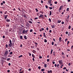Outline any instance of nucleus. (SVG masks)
Wrapping results in <instances>:
<instances>
[{
	"instance_id": "1",
	"label": "nucleus",
	"mask_w": 73,
	"mask_h": 73,
	"mask_svg": "<svg viewBox=\"0 0 73 73\" xmlns=\"http://www.w3.org/2000/svg\"><path fill=\"white\" fill-rule=\"evenodd\" d=\"M28 31H29V30H28L25 31V29H22L20 30V32H22V33L23 34H25V35L28 34Z\"/></svg>"
},
{
	"instance_id": "2",
	"label": "nucleus",
	"mask_w": 73,
	"mask_h": 73,
	"mask_svg": "<svg viewBox=\"0 0 73 73\" xmlns=\"http://www.w3.org/2000/svg\"><path fill=\"white\" fill-rule=\"evenodd\" d=\"M9 42L10 43H9L8 44V46L9 47V48H11L12 47V41H11V40L10 39H9Z\"/></svg>"
},
{
	"instance_id": "3",
	"label": "nucleus",
	"mask_w": 73,
	"mask_h": 73,
	"mask_svg": "<svg viewBox=\"0 0 73 73\" xmlns=\"http://www.w3.org/2000/svg\"><path fill=\"white\" fill-rule=\"evenodd\" d=\"M41 17L42 19H45L44 17H43V15L42 14H40V15L38 17V18H41Z\"/></svg>"
},
{
	"instance_id": "4",
	"label": "nucleus",
	"mask_w": 73,
	"mask_h": 73,
	"mask_svg": "<svg viewBox=\"0 0 73 73\" xmlns=\"http://www.w3.org/2000/svg\"><path fill=\"white\" fill-rule=\"evenodd\" d=\"M32 57L33 58L32 59L33 61H35V58H35L36 57H35V55H34V54H32Z\"/></svg>"
},
{
	"instance_id": "5",
	"label": "nucleus",
	"mask_w": 73,
	"mask_h": 73,
	"mask_svg": "<svg viewBox=\"0 0 73 73\" xmlns=\"http://www.w3.org/2000/svg\"><path fill=\"white\" fill-rule=\"evenodd\" d=\"M58 62H59V64H63V62L62 60H59Z\"/></svg>"
},
{
	"instance_id": "6",
	"label": "nucleus",
	"mask_w": 73,
	"mask_h": 73,
	"mask_svg": "<svg viewBox=\"0 0 73 73\" xmlns=\"http://www.w3.org/2000/svg\"><path fill=\"white\" fill-rule=\"evenodd\" d=\"M64 7V6L63 5H62L61 6H60V7L59 9V10L60 11V10H61V9H62V8H63Z\"/></svg>"
},
{
	"instance_id": "7",
	"label": "nucleus",
	"mask_w": 73,
	"mask_h": 73,
	"mask_svg": "<svg viewBox=\"0 0 73 73\" xmlns=\"http://www.w3.org/2000/svg\"><path fill=\"white\" fill-rule=\"evenodd\" d=\"M8 54V51L7 50L6 51L5 53V56H7V55Z\"/></svg>"
},
{
	"instance_id": "8",
	"label": "nucleus",
	"mask_w": 73,
	"mask_h": 73,
	"mask_svg": "<svg viewBox=\"0 0 73 73\" xmlns=\"http://www.w3.org/2000/svg\"><path fill=\"white\" fill-rule=\"evenodd\" d=\"M61 20L59 19L58 20V21H57L58 23H61Z\"/></svg>"
},
{
	"instance_id": "9",
	"label": "nucleus",
	"mask_w": 73,
	"mask_h": 73,
	"mask_svg": "<svg viewBox=\"0 0 73 73\" xmlns=\"http://www.w3.org/2000/svg\"><path fill=\"white\" fill-rule=\"evenodd\" d=\"M8 15H5L4 16H5V19L6 20V19L7 18V17H8Z\"/></svg>"
},
{
	"instance_id": "10",
	"label": "nucleus",
	"mask_w": 73,
	"mask_h": 73,
	"mask_svg": "<svg viewBox=\"0 0 73 73\" xmlns=\"http://www.w3.org/2000/svg\"><path fill=\"white\" fill-rule=\"evenodd\" d=\"M6 21H7V22H9V21H10V19H8V18H7L6 20Z\"/></svg>"
},
{
	"instance_id": "11",
	"label": "nucleus",
	"mask_w": 73,
	"mask_h": 73,
	"mask_svg": "<svg viewBox=\"0 0 73 73\" xmlns=\"http://www.w3.org/2000/svg\"><path fill=\"white\" fill-rule=\"evenodd\" d=\"M51 0H49L48 1V3L49 4H51L52 3V1Z\"/></svg>"
},
{
	"instance_id": "12",
	"label": "nucleus",
	"mask_w": 73,
	"mask_h": 73,
	"mask_svg": "<svg viewBox=\"0 0 73 73\" xmlns=\"http://www.w3.org/2000/svg\"><path fill=\"white\" fill-rule=\"evenodd\" d=\"M43 36L45 37V38H46V36L45 35V33H43Z\"/></svg>"
},
{
	"instance_id": "13",
	"label": "nucleus",
	"mask_w": 73,
	"mask_h": 73,
	"mask_svg": "<svg viewBox=\"0 0 73 73\" xmlns=\"http://www.w3.org/2000/svg\"><path fill=\"white\" fill-rule=\"evenodd\" d=\"M48 73H52V70H50V71L48 70V72H47Z\"/></svg>"
},
{
	"instance_id": "14",
	"label": "nucleus",
	"mask_w": 73,
	"mask_h": 73,
	"mask_svg": "<svg viewBox=\"0 0 73 73\" xmlns=\"http://www.w3.org/2000/svg\"><path fill=\"white\" fill-rule=\"evenodd\" d=\"M44 67L45 68L47 67V64H46L45 63L44 64Z\"/></svg>"
},
{
	"instance_id": "15",
	"label": "nucleus",
	"mask_w": 73,
	"mask_h": 73,
	"mask_svg": "<svg viewBox=\"0 0 73 73\" xmlns=\"http://www.w3.org/2000/svg\"><path fill=\"white\" fill-rule=\"evenodd\" d=\"M61 38H62L61 37H59V41H60V42H61L62 41V40H61Z\"/></svg>"
},
{
	"instance_id": "16",
	"label": "nucleus",
	"mask_w": 73,
	"mask_h": 73,
	"mask_svg": "<svg viewBox=\"0 0 73 73\" xmlns=\"http://www.w3.org/2000/svg\"><path fill=\"white\" fill-rule=\"evenodd\" d=\"M32 52L33 53H36V51L35 50H33Z\"/></svg>"
},
{
	"instance_id": "17",
	"label": "nucleus",
	"mask_w": 73,
	"mask_h": 73,
	"mask_svg": "<svg viewBox=\"0 0 73 73\" xmlns=\"http://www.w3.org/2000/svg\"><path fill=\"white\" fill-rule=\"evenodd\" d=\"M24 38H25V40H27V36H26V35L24 36Z\"/></svg>"
},
{
	"instance_id": "18",
	"label": "nucleus",
	"mask_w": 73,
	"mask_h": 73,
	"mask_svg": "<svg viewBox=\"0 0 73 73\" xmlns=\"http://www.w3.org/2000/svg\"><path fill=\"white\" fill-rule=\"evenodd\" d=\"M55 26H56L54 25L53 26H51L52 28L53 29L55 27Z\"/></svg>"
},
{
	"instance_id": "19",
	"label": "nucleus",
	"mask_w": 73,
	"mask_h": 73,
	"mask_svg": "<svg viewBox=\"0 0 73 73\" xmlns=\"http://www.w3.org/2000/svg\"><path fill=\"white\" fill-rule=\"evenodd\" d=\"M23 16H24V17H25V19H27V17L26 16V15H23Z\"/></svg>"
},
{
	"instance_id": "20",
	"label": "nucleus",
	"mask_w": 73,
	"mask_h": 73,
	"mask_svg": "<svg viewBox=\"0 0 73 73\" xmlns=\"http://www.w3.org/2000/svg\"><path fill=\"white\" fill-rule=\"evenodd\" d=\"M70 17V15H69L67 17V20H68V19H69V18Z\"/></svg>"
},
{
	"instance_id": "21",
	"label": "nucleus",
	"mask_w": 73,
	"mask_h": 73,
	"mask_svg": "<svg viewBox=\"0 0 73 73\" xmlns=\"http://www.w3.org/2000/svg\"><path fill=\"white\" fill-rule=\"evenodd\" d=\"M8 47H9V46H8V44H6V46H5L6 48H8Z\"/></svg>"
},
{
	"instance_id": "22",
	"label": "nucleus",
	"mask_w": 73,
	"mask_h": 73,
	"mask_svg": "<svg viewBox=\"0 0 73 73\" xmlns=\"http://www.w3.org/2000/svg\"><path fill=\"white\" fill-rule=\"evenodd\" d=\"M12 54H13V52H12L9 53V54H10V55H12Z\"/></svg>"
},
{
	"instance_id": "23",
	"label": "nucleus",
	"mask_w": 73,
	"mask_h": 73,
	"mask_svg": "<svg viewBox=\"0 0 73 73\" xmlns=\"http://www.w3.org/2000/svg\"><path fill=\"white\" fill-rule=\"evenodd\" d=\"M68 29H70L71 28V26H70V25H69L68 27Z\"/></svg>"
},
{
	"instance_id": "24",
	"label": "nucleus",
	"mask_w": 73,
	"mask_h": 73,
	"mask_svg": "<svg viewBox=\"0 0 73 73\" xmlns=\"http://www.w3.org/2000/svg\"><path fill=\"white\" fill-rule=\"evenodd\" d=\"M66 11H67L68 12H69V8H68L67 9H66Z\"/></svg>"
},
{
	"instance_id": "25",
	"label": "nucleus",
	"mask_w": 73,
	"mask_h": 73,
	"mask_svg": "<svg viewBox=\"0 0 73 73\" xmlns=\"http://www.w3.org/2000/svg\"><path fill=\"white\" fill-rule=\"evenodd\" d=\"M10 60H11V58H8L7 59V61H9Z\"/></svg>"
},
{
	"instance_id": "26",
	"label": "nucleus",
	"mask_w": 73,
	"mask_h": 73,
	"mask_svg": "<svg viewBox=\"0 0 73 73\" xmlns=\"http://www.w3.org/2000/svg\"><path fill=\"white\" fill-rule=\"evenodd\" d=\"M70 41H67V46H68V44H70Z\"/></svg>"
},
{
	"instance_id": "27",
	"label": "nucleus",
	"mask_w": 73,
	"mask_h": 73,
	"mask_svg": "<svg viewBox=\"0 0 73 73\" xmlns=\"http://www.w3.org/2000/svg\"><path fill=\"white\" fill-rule=\"evenodd\" d=\"M52 52H53V49H52L50 53V54H52Z\"/></svg>"
},
{
	"instance_id": "28",
	"label": "nucleus",
	"mask_w": 73,
	"mask_h": 73,
	"mask_svg": "<svg viewBox=\"0 0 73 73\" xmlns=\"http://www.w3.org/2000/svg\"><path fill=\"white\" fill-rule=\"evenodd\" d=\"M44 42H47V40L46 39H44Z\"/></svg>"
},
{
	"instance_id": "29",
	"label": "nucleus",
	"mask_w": 73,
	"mask_h": 73,
	"mask_svg": "<svg viewBox=\"0 0 73 73\" xmlns=\"http://www.w3.org/2000/svg\"><path fill=\"white\" fill-rule=\"evenodd\" d=\"M51 15H52V11H50V15L49 16H51Z\"/></svg>"
},
{
	"instance_id": "30",
	"label": "nucleus",
	"mask_w": 73,
	"mask_h": 73,
	"mask_svg": "<svg viewBox=\"0 0 73 73\" xmlns=\"http://www.w3.org/2000/svg\"><path fill=\"white\" fill-rule=\"evenodd\" d=\"M28 54H29V56H31V55H32V54H31V53L29 52H28Z\"/></svg>"
},
{
	"instance_id": "31",
	"label": "nucleus",
	"mask_w": 73,
	"mask_h": 73,
	"mask_svg": "<svg viewBox=\"0 0 73 73\" xmlns=\"http://www.w3.org/2000/svg\"><path fill=\"white\" fill-rule=\"evenodd\" d=\"M57 49H59V50L60 51V50H61V49H60V47H58L57 48Z\"/></svg>"
},
{
	"instance_id": "32",
	"label": "nucleus",
	"mask_w": 73,
	"mask_h": 73,
	"mask_svg": "<svg viewBox=\"0 0 73 73\" xmlns=\"http://www.w3.org/2000/svg\"><path fill=\"white\" fill-rule=\"evenodd\" d=\"M20 37L21 39H23V36H20Z\"/></svg>"
},
{
	"instance_id": "33",
	"label": "nucleus",
	"mask_w": 73,
	"mask_h": 73,
	"mask_svg": "<svg viewBox=\"0 0 73 73\" xmlns=\"http://www.w3.org/2000/svg\"><path fill=\"white\" fill-rule=\"evenodd\" d=\"M23 57V55H21L20 56H19L18 57L19 58H20L21 57Z\"/></svg>"
},
{
	"instance_id": "34",
	"label": "nucleus",
	"mask_w": 73,
	"mask_h": 73,
	"mask_svg": "<svg viewBox=\"0 0 73 73\" xmlns=\"http://www.w3.org/2000/svg\"><path fill=\"white\" fill-rule=\"evenodd\" d=\"M45 70V69H41V71L42 72H44Z\"/></svg>"
},
{
	"instance_id": "35",
	"label": "nucleus",
	"mask_w": 73,
	"mask_h": 73,
	"mask_svg": "<svg viewBox=\"0 0 73 73\" xmlns=\"http://www.w3.org/2000/svg\"><path fill=\"white\" fill-rule=\"evenodd\" d=\"M45 7L46 8V9H48V6L47 5H46Z\"/></svg>"
},
{
	"instance_id": "36",
	"label": "nucleus",
	"mask_w": 73,
	"mask_h": 73,
	"mask_svg": "<svg viewBox=\"0 0 73 73\" xmlns=\"http://www.w3.org/2000/svg\"><path fill=\"white\" fill-rule=\"evenodd\" d=\"M40 13H41L42 14H44V12H42V11H40Z\"/></svg>"
},
{
	"instance_id": "37",
	"label": "nucleus",
	"mask_w": 73,
	"mask_h": 73,
	"mask_svg": "<svg viewBox=\"0 0 73 73\" xmlns=\"http://www.w3.org/2000/svg\"><path fill=\"white\" fill-rule=\"evenodd\" d=\"M29 22L31 24H32V22L31 21H29Z\"/></svg>"
},
{
	"instance_id": "38",
	"label": "nucleus",
	"mask_w": 73,
	"mask_h": 73,
	"mask_svg": "<svg viewBox=\"0 0 73 73\" xmlns=\"http://www.w3.org/2000/svg\"><path fill=\"white\" fill-rule=\"evenodd\" d=\"M67 40H68V39L67 38H66L65 40V42H66V41H67Z\"/></svg>"
},
{
	"instance_id": "39",
	"label": "nucleus",
	"mask_w": 73,
	"mask_h": 73,
	"mask_svg": "<svg viewBox=\"0 0 73 73\" xmlns=\"http://www.w3.org/2000/svg\"><path fill=\"white\" fill-rule=\"evenodd\" d=\"M35 10H36V12H38V9H37V8Z\"/></svg>"
},
{
	"instance_id": "40",
	"label": "nucleus",
	"mask_w": 73,
	"mask_h": 73,
	"mask_svg": "<svg viewBox=\"0 0 73 73\" xmlns=\"http://www.w3.org/2000/svg\"><path fill=\"white\" fill-rule=\"evenodd\" d=\"M54 44V43L53 42H52V45H53Z\"/></svg>"
},
{
	"instance_id": "41",
	"label": "nucleus",
	"mask_w": 73,
	"mask_h": 73,
	"mask_svg": "<svg viewBox=\"0 0 73 73\" xmlns=\"http://www.w3.org/2000/svg\"><path fill=\"white\" fill-rule=\"evenodd\" d=\"M6 26L7 27H9V25L8 24H7L6 25Z\"/></svg>"
},
{
	"instance_id": "42",
	"label": "nucleus",
	"mask_w": 73,
	"mask_h": 73,
	"mask_svg": "<svg viewBox=\"0 0 73 73\" xmlns=\"http://www.w3.org/2000/svg\"><path fill=\"white\" fill-rule=\"evenodd\" d=\"M60 65H59V64H58L57 65V68H59V66Z\"/></svg>"
},
{
	"instance_id": "43",
	"label": "nucleus",
	"mask_w": 73,
	"mask_h": 73,
	"mask_svg": "<svg viewBox=\"0 0 73 73\" xmlns=\"http://www.w3.org/2000/svg\"><path fill=\"white\" fill-rule=\"evenodd\" d=\"M63 69H64V70H65V69H66V67H64V68H63Z\"/></svg>"
},
{
	"instance_id": "44",
	"label": "nucleus",
	"mask_w": 73,
	"mask_h": 73,
	"mask_svg": "<svg viewBox=\"0 0 73 73\" xmlns=\"http://www.w3.org/2000/svg\"><path fill=\"white\" fill-rule=\"evenodd\" d=\"M30 32H32L33 31V30L32 29H31L30 30Z\"/></svg>"
},
{
	"instance_id": "45",
	"label": "nucleus",
	"mask_w": 73,
	"mask_h": 73,
	"mask_svg": "<svg viewBox=\"0 0 73 73\" xmlns=\"http://www.w3.org/2000/svg\"><path fill=\"white\" fill-rule=\"evenodd\" d=\"M48 8H49L50 9H52V7H48Z\"/></svg>"
},
{
	"instance_id": "46",
	"label": "nucleus",
	"mask_w": 73,
	"mask_h": 73,
	"mask_svg": "<svg viewBox=\"0 0 73 73\" xmlns=\"http://www.w3.org/2000/svg\"><path fill=\"white\" fill-rule=\"evenodd\" d=\"M34 44H35L36 45H38V43H37V42H34Z\"/></svg>"
},
{
	"instance_id": "47",
	"label": "nucleus",
	"mask_w": 73,
	"mask_h": 73,
	"mask_svg": "<svg viewBox=\"0 0 73 73\" xmlns=\"http://www.w3.org/2000/svg\"><path fill=\"white\" fill-rule=\"evenodd\" d=\"M38 68L39 69H41V67H40V66H38Z\"/></svg>"
},
{
	"instance_id": "48",
	"label": "nucleus",
	"mask_w": 73,
	"mask_h": 73,
	"mask_svg": "<svg viewBox=\"0 0 73 73\" xmlns=\"http://www.w3.org/2000/svg\"><path fill=\"white\" fill-rule=\"evenodd\" d=\"M48 20L50 22H52V21H51V19H50V18H49Z\"/></svg>"
},
{
	"instance_id": "49",
	"label": "nucleus",
	"mask_w": 73,
	"mask_h": 73,
	"mask_svg": "<svg viewBox=\"0 0 73 73\" xmlns=\"http://www.w3.org/2000/svg\"><path fill=\"white\" fill-rule=\"evenodd\" d=\"M18 9L19 11H21V10L20 9V7L18 8Z\"/></svg>"
},
{
	"instance_id": "50",
	"label": "nucleus",
	"mask_w": 73,
	"mask_h": 73,
	"mask_svg": "<svg viewBox=\"0 0 73 73\" xmlns=\"http://www.w3.org/2000/svg\"><path fill=\"white\" fill-rule=\"evenodd\" d=\"M54 4H57V2L55 1V2Z\"/></svg>"
},
{
	"instance_id": "51",
	"label": "nucleus",
	"mask_w": 73,
	"mask_h": 73,
	"mask_svg": "<svg viewBox=\"0 0 73 73\" xmlns=\"http://www.w3.org/2000/svg\"><path fill=\"white\" fill-rule=\"evenodd\" d=\"M62 55H64V52H62Z\"/></svg>"
},
{
	"instance_id": "52",
	"label": "nucleus",
	"mask_w": 73,
	"mask_h": 73,
	"mask_svg": "<svg viewBox=\"0 0 73 73\" xmlns=\"http://www.w3.org/2000/svg\"><path fill=\"white\" fill-rule=\"evenodd\" d=\"M47 62H49V59H48L47 60Z\"/></svg>"
},
{
	"instance_id": "53",
	"label": "nucleus",
	"mask_w": 73,
	"mask_h": 73,
	"mask_svg": "<svg viewBox=\"0 0 73 73\" xmlns=\"http://www.w3.org/2000/svg\"><path fill=\"white\" fill-rule=\"evenodd\" d=\"M50 6H53V4L52 3H50Z\"/></svg>"
},
{
	"instance_id": "54",
	"label": "nucleus",
	"mask_w": 73,
	"mask_h": 73,
	"mask_svg": "<svg viewBox=\"0 0 73 73\" xmlns=\"http://www.w3.org/2000/svg\"><path fill=\"white\" fill-rule=\"evenodd\" d=\"M37 19H38V18L37 17L36 18H35V20H37Z\"/></svg>"
},
{
	"instance_id": "55",
	"label": "nucleus",
	"mask_w": 73,
	"mask_h": 73,
	"mask_svg": "<svg viewBox=\"0 0 73 73\" xmlns=\"http://www.w3.org/2000/svg\"><path fill=\"white\" fill-rule=\"evenodd\" d=\"M12 31V29H10L9 30V32H11Z\"/></svg>"
},
{
	"instance_id": "56",
	"label": "nucleus",
	"mask_w": 73,
	"mask_h": 73,
	"mask_svg": "<svg viewBox=\"0 0 73 73\" xmlns=\"http://www.w3.org/2000/svg\"><path fill=\"white\" fill-rule=\"evenodd\" d=\"M9 13H13V11H10L9 12Z\"/></svg>"
},
{
	"instance_id": "57",
	"label": "nucleus",
	"mask_w": 73,
	"mask_h": 73,
	"mask_svg": "<svg viewBox=\"0 0 73 73\" xmlns=\"http://www.w3.org/2000/svg\"><path fill=\"white\" fill-rule=\"evenodd\" d=\"M41 3H44V1H43L41 0Z\"/></svg>"
},
{
	"instance_id": "58",
	"label": "nucleus",
	"mask_w": 73,
	"mask_h": 73,
	"mask_svg": "<svg viewBox=\"0 0 73 73\" xmlns=\"http://www.w3.org/2000/svg\"><path fill=\"white\" fill-rule=\"evenodd\" d=\"M66 35H68V31L66 32Z\"/></svg>"
},
{
	"instance_id": "59",
	"label": "nucleus",
	"mask_w": 73,
	"mask_h": 73,
	"mask_svg": "<svg viewBox=\"0 0 73 73\" xmlns=\"http://www.w3.org/2000/svg\"><path fill=\"white\" fill-rule=\"evenodd\" d=\"M7 72L8 73H10V70H7Z\"/></svg>"
},
{
	"instance_id": "60",
	"label": "nucleus",
	"mask_w": 73,
	"mask_h": 73,
	"mask_svg": "<svg viewBox=\"0 0 73 73\" xmlns=\"http://www.w3.org/2000/svg\"><path fill=\"white\" fill-rule=\"evenodd\" d=\"M42 58V57L41 56H40V57H39V58Z\"/></svg>"
},
{
	"instance_id": "61",
	"label": "nucleus",
	"mask_w": 73,
	"mask_h": 73,
	"mask_svg": "<svg viewBox=\"0 0 73 73\" xmlns=\"http://www.w3.org/2000/svg\"><path fill=\"white\" fill-rule=\"evenodd\" d=\"M31 48H33V46H31Z\"/></svg>"
},
{
	"instance_id": "62",
	"label": "nucleus",
	"mask_w": 73,
	"mask_h": 73,
	"mask_svg": "<svg viewBox=\"0 0 73 73\" xmlns=\"http://www.w3.org/2000/svg\"><path fill=\"white\" fill-rule=\"evenodd\" d=\"M42 31H44V28H42L41 29Z\"/></svg>"
},
{
	"instance_id": "63",
	"label": "nucleus",
	"mask_w": 73,
	"mask_h": 73,
	"mask_svg": "<svg viewBox=\"0 0 73 73\" xmlns=\"http://www.w3.org/2000/svg\"><path fill=\"white\" fill-rule=\"evenodd\" d=\"M64 24V21L62 22V24Z\"/></svg>"
},
{
	"instance_id": "64",
	"label": "nucleus",
	"mask_w": 73,
	"mask_h": 73,
	"mask_svg": "<svg viewBox=\"0 0 73 73\" xmlns=\"http://www.w3.org/2000/svg\"><path fill=\"white\" fill-rule=\"evenodd\" d=\"M71 48V49H72V48L73 49V45H72V46Z\"/></svg>"
}]
</instances>
